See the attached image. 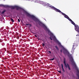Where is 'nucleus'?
I'll return each instance as SVG.
<instances>
[{"label":"nucleus","mask_w":79,"mask_h":79,"mask_svg":"<svg viewBox=\"0 0 79 79\" xmlns=\"http://www.w3.org/2000/svg\"><path fill=\"white\" fill-rule=\"evenodd\" d=\"M6 11L5 10H4L2 12V14H4V13Z\"/></svg>","instance_id":"9"},{"label":"nucleus","mask_w":79,"mask_h":79,"mask_svg":"<svg viewBox=\"0 0 79 79\" xmlns=\"http://www.w3.org/2000/svg\"><path fill=\"white\" fill-rule=\"evenodd\" d=\"M76 36L78 38H79V35H78V34L77 35H76Z\"/></svg>","instance_id":"13"},{"label":"nucleus","mask_w":79,"mask_h":79,"mask_svg":"<svg viewBox=\"0 0 79 79\" xmlns=\"http://www.w3.org/2000/svg\"><path fill=\"white\" fill-rule=\"evenodd\" d=\"M28 1H31V2H32L33 1H34V0H28Z\"/></svg>","instance_id":"16"},{"label":"nucleus","mask_w":79,"mask_h":79,"mask_svg":"<svg viewBox=\"0 0 79 79\" xmlns=\"http://www.w3.org/2000/svg\"><path fill=\"white\" fill-rule=\"evenodd\" d=\"M0 42H2V40H0Z\"/></svg>","instance_id":"18"},{"label":"nucleus","mask_w":79,"mask_h":79,"mask_svg":"<svg viewBox=\"0 0 79 79\" xmlns=\"http://www.w3.org/2000/svg\"><path fill=\"white\" fill-rule=\"evenodd\" d=\"M0 6H3V7H4L5 8H10L11 9H15V8H16V10H22V8L19 7L17 6H9L8 5H4L3 4L0 5Z\"/></svg>","instance_id":"3"},{"label":"nucleus","mask_w":79,"mask_h":79,"mask_svg":"<svg viewBox=\"0 0 79 79\" xmlns=\"http://www.w3.org/2000/svg\"><path fill=\"white\" fill-rule=\"evenodd\" d=\"M52 10H55V11L56 12H59L60 13V14H62V15L64 16V18H66L67 19H68L69 21L70 22H71L72 24H73V25H74L75 27V29L76 30V31H78V30H77V29L79 28H78V26H76L75 25V23L70 18H69V17L68 16V15H66L65 14H64L63 13L61 12L60 10H59V9H57L55 7L53 6L52 7Z\"/></svg>","instance_id":"1"},{"label":"nucleus","mask_w":79,"mask_h":79,"mask_svg":"<svg viewBox=\"0 0 79 79\" xmlns=\"http://www.w3.org/2000/svg\"><path fill=\"white\" fill-rule=\"evenodd\" d=\"M62 71L64 73V69H62Z\"/></svg>","instance_id":"14"},{"label":"nucleus","mask_w":79,"mask_h":79,"mask_svg":"<svg viewBox=\"0 0 79 79\" xmlns=\"http://www.w3.org/2000/svg\"><path fill=\"white\" fill-rule=\"evenodd\" d=\"M18 21L19 22H20V20H19V19H18Z\"/></svg>","instance_id":"17"},{"label":"nucleus","mask_w":79,"mask_h":79,"mask_svg":"<svg viewBox=\"0 0 79 79\" xmlns=\"http://www.w3.org/2000/svg\"><path fill=\"white\" fill-rule=\"evenodd\" d=\"M34 2L35 3H40V4L43 5L44 6H48V7H49L50 9H52V8L53 6L49 4V3L39 0H34Z\"/></svg>","instance_id":"2"},{"label":"nucleus","mask_w":79,"mask_h":79,"mask_svg":"<svg viewBox=\"0 0 79 79\" xmlns=\"http://www.w3.org/2000/svg\"><path fill=\"white\" fill-rule=\"evenodd\" d=\"M1 54V53H0V55Z\"/></svg>","instance_id":"23"},{"label":"nucleus","mask_w":79,"mask_h":79,"mask_svg":"<svg viewBox=\"0 0 79 79\" xmlns=\"http://www.w3.org/2000/svg\"><path fill=\"white\" fill-rule=\"evenodd\" d=\"M35 37H37V36L36 35H35Z\"/></svg>","instance_id":"21"},{"label":"nucleus","mask_w":79,"mask_h":79,"mask_svg":"<svg viewBox=\"0 0 79 79\" xmlns=\"http://www.w3.org/2000/svg\"><path fill=\"white\" fill-rule=\"evenodd\" d=\"M77 79H79V78H77Z\"/></svg>","instance_id":"22"},{"label":"nucleus","mask_w":79,"mask_h":79,"mask_svg":"<svg viewBox=\"0 0 79 79\" xmlns=\"http://www.w3.org/2000/svg\"><path fill=\"white\" fill-rule=\"evenodd\" d=\"M43 46H44V44H43Z\"/></svg>","instance_id":"20"},{"label":"nucleus","mask_w":79,"mask_h":79,"mask_svg":"<svg viewBox=\"0 0 79 79\" xmlns=\"http://www.w3.org/2000/svg\"><path fill=\"white\" fill-rule=\"evenodd\" d=\"M26 26H28L29 27H31V25L30 24H26Z\"/></svg>","instance_id":"7"},{"label":"nucleus","mask_w":79,"mask_h":79,"mask_svg":"<svg viewBox=\"0 0 79 79\" xmlns=\"http://www.w3.org/2000/svg\"><path fill=\"white\" fill-rule=\"evenodd\" d=\"M1 12L0 11V13H1Z\"/></svg>","instance_id":"24"},{"label":"nucleus","mask_w":79,"mask_h":79,"mask_svg":"<svg viewBox=\"0 0 79 79\" xmlns=\"http://www.w3.org/2000/svg\"><path fill=\"white\" fill-rule=\"evenodd\" d=\"M49 52L50 53H51V51H49Z\"/></svg>","instance_id":"19"},{"label":"nucleus","mask_w":79,"mask_h":79,"mask_svg":"<svg viewBox=\"0 0 79 79\" xmlns=\"http://www.w3.org/2000/svg\"><path fill=\"white\" fill-rule=\"evenodd\" d=\"M64 63L66 68H68L69 70H71V69L70 68V67L68 64L66 63V59H65V58L64 59Z\"/></svg>","instance_id":"5"},{"label":"nucleus","mask_w":79,"mask_h":79,"mask_svg":"<svg viewBox=\"0 0 79 79\" xmlns=\"http://www.w3.org/2000/svg\"><path fill=\"white\" fill-rule=\"evenodd\" d=\"M55 48H56L57 50L58 51V50H59V49H58V47H57V46H56L55 47Z\"/></svg>","instance_id":"8"},{"label":"nucleus","mask_w":79,"mask_h":79,"mask_svg":"<svg viewBox=\"0 0 79 79\" xmlns=\"http://www.w3.org/2000/svg\"><path fill=\"white\" fill-rule=\"evenodd\" d=\"M11 21L12 22H14V20H13V19H11Z\"/></svg>","instance_id":"12"},{"label":"nucleus","mask_w":79,"mask_h":79,"mask_svg":"<svg viewBox=\"0 0 79 79\" xmlns=\"http://www.w3.org/2000/svg\"><path fill=\"white\" fill-rule=\"evenodd\" d=\"M58 73H61V71H58Z\"/></svg>","instance_id":"15"},{"label":"nucleus","mask_w":79,"mask_h":79,"mask_svg":"<svg viewBox=\"0 0 79 79\" xmlns=\"http://www.w3.org/2000/svg\"><path fill=\"white\" fill-rule=\"evenodd\" d=\"M77 45H78V42H76V41H75L73 45L71 51L72 53H74V50H75V48H76L77 47Z\"/></svg>","instance_id":"4"},{"label":"nucleus","mask_w":79,"mask_h":79,"mask_svg":"<svg viewBox=\"0 0 79 79\" xmlns=\"http://www.w3.org/2000/svg\"><path fill=\"white\" fill-rule=\"evenodd\" d=\"M61 68H62V69H64V68H63V64H61Z\"/></svg>","instance_id":"10"},{"label":"nucleus","mask_w":79,"mask_h":79,"mask_svg":"<svg viewBox=\"0 0 79 79\" xmlns=\"http://www.w3.org/2000/svg\"><path fill=\"white\" fill-rule=\"evenodd\" d=\"M75 25L77 26H78V28H79V27L78 26H77V25H76V24H75ZM75 30L76 31H77V32H78V34L79 33V28L77 29V30H78V31H76V29H75Z\"/></svg>","instance_id":"6"},{"label":"nucleus","mask_w":79,"mask_h":79,"mask_svg":"<svg viewBox=\"0 0 79 79\" xmlns=\"http://www.w3.org/2000/svg\"><path fill=\"white\" fill-rule=\"evenodd\" d=\"M50 60H51V61H53V60H55V58H53L52 59H50Z\"/></svg>","instance_id":"11"}]
</instances>
